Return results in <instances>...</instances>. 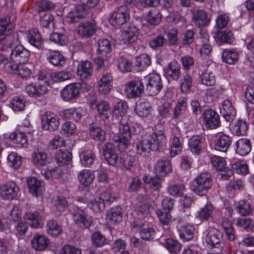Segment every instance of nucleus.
I'll return each instance as SVG.
<instances>
[{
  "instance_id": "52",
  "label": "nucleus",
  "mask_w": 254,
  "mask_h": 254,
  "mask_svg": "<svg viewBox=\"0 0 254 254\" xmlns=\"http://www.w3.org/2000/svg\"><path fill=\"white\" fill-rule=\"evenodd\" d=\"M185 190V186L182 184H171L167 188L168 193L170 195L175 197L182 196Z\"/></svg>"
},
{
  "instance_id": "53",
  "label": "nucleus",
  "mask_w": 254,
  "mask_h": 254,
  "mask_svg": "<svg viewBox=\"0 0 254 254\" xmlns=\"http://www.w3.org/2000/svg\"><path fill=\"white\" fill-rule=\"evenodd\" d=\"M96 108L100 117L103 120L109 118L108 111L110 109L109 103L106 101L101 100L96 104Z\"/></svg>"
},
{
  "instance_id": "40",
  "label": "nucleus",
  "mask_w": 254,
  "mask_h": 254,
  "mask_svg": "<svg viewBox=\"0 0 254 254\" xmlns=\"http://www.w3.org/2000/svg\"><path fill=\"white\" fill-rule=\"evenodd\" d=\"M9 138L13 143L17 145V147L22 148L27 145V139L26 135L20 131H14L9 135Z\"/></svg>"
},
{
  "instance_id": "34",
  "label": "nucleus",
  "mask_w": 254,
  "mask_h": 254,
  "mask_svg": "<svg viewBox=\"0 0 254 254\" xmlns=\"http://www.w3.org/2000/svg\"><path fill=\"white\" fill-rule=\"evenodd\" d=\"M144 224L142 222H134V227H140L139 234L142 240L146 241L152 240L156 234L154 229L152 227H144Z\"/></svg>"
},
{
  "instance_id": "7",
  "label": "nucleus",
  "mask_w": 254,
  "mask_h": 254,
  "mask_svg": "<svg viewBox=\"0 0 254 254\" xmlns=\"http://www.w3.org/2000/svg\"><path fill=\"white\" fill-rule=\"evenodd\" d=\"M143 92V83L139 79L130 81L125 86L124 92L128 99L138 98L141 96Z\"/></svg>"
},
{
  "instance_id": "42",
  "label": "nucleus",
  "mask_w": 254,
  "mask_h": 254,
  "mask_svg": "<svg viewBox=\"0 0 254 254\" xmlns=\"http://www.w3.org/2000/svg\"><path fill=\"white\" fill-rule=\"evenodd\" d=\"M90 135L96 141L102 142L105 140L106 132L100 127L91 125L89 127Z\"/></svg>"
},
{
  "instance_id": "18",
  "label": "nucleus",
  "mask_w": 254,
  "mask_h": 254,
  "mask_svg": "<svg viewBox=\"0 0 254 254\" xmlns=\"http://www.w3.org/2000/svg\"><path fill=\"white\" fill-rule=\"evenodd\" d=\"M215 212L214 206L211 203L207 202L197 211L195 217L201 222L207 221L214 218Z\"/></svg>"
},
{
  "instance_id": "37",
  "label": "nucleus",
  "mask_w": 254,
  "mask_h": 254,
  "mask_svg": "<svg viewBox=\"0 0 254 254\" xmlns=\"http://www.w3.org/2000/svg\"><path fill=\"white\" fill-rule=\"evenodd\" d=\"M194 227L191 225H183L178 228L180 238L184 241H189L194 236Z\"/></svg>"
},
{
  "instance_id": "22",
  "label": "nucleus",
  "mask_w": 254,
  "mask_h": 254,
  "mask_svg": "<svg viewBox=\"0 0 254 254\" xmlns=\"http://www.w3.org/2000/svg\"><path fill=\"white\" fill-rule=\"evenodd\" d=\"M7 67L13 73L18 75L23 78L28 77L31 73V70L26 63H8Z\"/></svg>"
},
{
  "instance_id": "1",
  "label": "nucleus",
  "mask_w": 254,
  "mask_h": 254,
  "mask_svg": "<svg viewBox=\"0 0 254 254\" xmlns=\"http://www.w3.org/2000/svg\"><path fill=\"white\" fill-rule=\"evenodd\" d=\"M133 131L131 129L128 123L124 119L120 121L118 127L115 125L111 127V132L112 133L113 139L117 143V147L120 151H124L129 144V141L133 133H139L141 127L139 125H136L132 127Z\"/></svg>"
},
{
  "instance_id": "2",
  "label": "nucleus",
  "mask_w": 254,
  "mask_h": 254,
  "mask_svg": "<svg viewBox=\"0 0 254 254\" xmlns=\"http://www.w3.org/2000/svg\"><path fill=\"white\" fill-rule=\"evenodd\" d=\"M165 139L163 131L155 130L149 135L148 139H143L137 143V153L146 157L151 150H160L164 147Z\"/></svg>"
},
{
  "instance_id": "48",
  "label": "nucleus",
  "mask_w": 254,
  "mask_h": 254,
  "mask_svg": "<svg viewBox=\"0 0 254 254\" xmlns=\"http://www.w3.org/2000/svg\"><path fill=\"white\" fill-rule=\"evenodd\" d=\"M72 158L71 153L67 150H60L56 155L55 159L60 165H64L69 162Z\"/></svg>"
},
{
  "instance_id": "20",
  "label": "nucleus",
  "mask_w": 254,
  "mask_h": 254,
  "mask_svg": "<svg viewBox=\"0 0 254 254\" xmlns=\"http://www.w3.org/2000/svg\"><path fill=\"white\" fill-rule=\"evenodd\" d=\"M24 220L33 228L42 227V217L39 212L37 211H27L23 215Z\"/></svg>"
},
{
  "instance_id": "46",
  "label": "nucleus",
  "mask_w": 254,
  "mask_h": 254,
  "mask_svg": "<svg viewBox=\"0 0 254 254\" xmlns=\"http://www.w3.org/2000/svg\"><path fill=\"white\" fill-rule=\"evenodd\" d=\"M80 162L84 167L90 166L94 162L96 156L91 150H84L80 154Z\"/></svg>"
},
{
  "instance_id": "51",
  "label": "nucleus",
  "mask_w": 254,
  "mask_h": 254,
  "mask_svg": "<svg viewBox=\"0 0 254 254\" xmlns=\"http://www.w3.org/2000/svg\"><path fill=\"white\" fill-rule=\"evenodd\" d=\"M47 59L50 64L56 66H62L65 62L64 57L58 51L51 53Z\"/></svg>"
},
{
  "instance_id": "49",
  "label": "nucleus",
  "mask_w": 254,
  "mask_h": 254,
  "mask_svg": "<svg viewBox=\"0 0 254 254\" xmlns=\"http://www.w3.org/2000/svg\"><path fill=\"white\" fill-rule=\"evenodd\" d=\"M94 178V173L88 170H84L81 171L78 176V179L80 183L84 186H88L90 185Z\"/></svg>"
},
{
  "instance_id": "35",
  "label": "nucleus",
  "mask_w": 254,
  "mask_h": 254,
  "mask_svg": "<svg viewBox=\"0 0 254 254\" xmlns=\"http://www.w3.org/2000/svg\"><path fill=\"white\" fill-rule=\"evenodd\" d=\"M232 141V137L229 135L225 134H221L215 142V149L220 151L225 152L230 147Z\"/></svg>"
},
{
  "instance_id": "9",
  "label": "nucleus",
  "mask_w": 254,
  "mask_h": 254,
  "mask_svg": "<svg viewBox=\"0 0 254 254\" xmlns=\"http://www.w3.org/2000/svg\"><path fill=\"white\" fill-rule=\"evenodd\" d=\"M42 127L45 130L54 131L58 129L60 119L58 116L50 111L46 112L42 116Z\"/></svg>"
},
{
  "instance_id": "19",
  "label": "nucleus",
  "mask_w": 254,
  "mask_h": 254,
  "mask_svg": "<svg viewBox=\"0 0 254 254\" xmlns=\"http://www.w3.org/2000/svg\"><path fill=\"white\" fill-rule=\"evenodd\" d=\"M113 77L110 72H104L98 81V91L102 94L109 93L112 88Z\"/></svg>"
},
{
  "instance_id": "57",
  "label": "nucleus",
  "mask_w": 254,
  "mask_h": 254,
  "mask_svg": "<svg viewBox=\"0 0 254 254\" xmlns=\"http://www.w3.org/2000/svg\"><path fill=\"white\" fill-rule=\"evenodd\" d=\"M7 163L10 167L17 169L22 164V157L17 153L12 152L7 157Z\"/></svg>"
},
{
  "instance_id": "62",
  "label": "nucleus",
  "mask_w": 254,
  "mask_h": 254,
  "mask_svg": "<svg viewBox=\"0 0 254 254\" xmlns=\"http://www.w3.org/2000/svg\"><path fill=\"white\" fill-rule=\"evenodd\" d=\"M236 210L243 216L248 215L251 213L252 209L249 202L244 200H241L236 204Z\"/></svg>"
},
{
  "instance_id": "6",
  "label": "nucleus",
  "mask_w": 254,
  "mask_h": 254,
  "mask_svg": "<svg viewBox=\"0 0 254 254\" xmlns=\"http://www.w3.org/2000/svg\"><path fill=\"white\" fill-rule=\"evenodd\" d=\"M147 81L146 91L149 96H154L158 94L163 87L160 75L156 73H150L145 77Z\"/></svg>"
},
{
  "instance_id": "59",
  "label": "nucleus",
  "mask_w": 254,
  "mask_h": 254,
  "mask_svg": "<svg viewBox=\"0 0 254 254\" xmlns=\"http://www.w3.org/2000/svg\"><path fill=\"white\" fill-rule=\"evenodd\" d=\"M201 82L206 86H212L216 82V79L214 74L206 69L200 75Z\"/></svg>"
},
{
  "instance_id": "28",
  "label": "nucleus",
  "mask_w": 254,
  "mask_h": 254,
  "mask_svg": "<svg viewBox=\"0 0 254 254\" xmlns=\"http://www.w3.org/2000/svg\"><path fill=\"white\" fill-rule=\"evenodd\" d=\"M138 35V29L134 25H130L125 29L122 33L123 41L126 44L134 42Z\"/></svg>"
},
{
  "instance_id": "39",
  "label": "nucleus",
  "mask_w": 254,
  "mask_h": 254,
  "mask_svg": "<svg viewBox=\"0 0 254 254\" xmlns=\"http://www.w3.org/2000/svg\"><path fill=\"white\" fill-rule=\"evenodd\" d=\"M32 157L33 162L36 165L43 166L48 162L47 154L41 148H36Z\"/></svg>"
},
{
  "instance_id": "55",
  "label": "nucleus",
  "mask_w": 254,
  "mask_h": 254,
  "mask_svg": "<svg viewBox=\"0 0 254 254\" xmlns=\"http://www.w3.org/2000/svg\"><path fill=\"white\" fill-rule=\"evenodd\" d=\"M98 52L102 55H107L109 54L111 50V44L110 41L107 39H100L98 41Z\"/></svg>"
},
{
  "instance_id": "12",
  "label": "nucleus",
  "mask_w": 254,
  "mask_h": 254,
  "mask_svg": "<svg viewBox=\"0 0 254 254\" xmlns=\"http://www.w3.org/2000/svg\"><path fill=\"white\" fill-rule=\"evenodd\" d=\"M81 85L78 83H73L66 85L61 91L62 99L69 101L77 98L80 93Z\"/></svg>"
},
{
  "instance_id": "5",
  "label": "nucleus",
  "mask_w": 254,
  "mask_h": 254,
  "mask_svg": "<svg viewBox=\"0 0 254 254\" xmlns=\"http://www.w3.org/2000/svg\"><path fill=\"white\" fill-rule=\"evenodd\" d=\"M14 27V23L10 21L8 16L0 19V51L5 50V47L9 45L10 41L13 37L9 32Z\"/></svg>"
},
{
  "instance_id": "23",
  "label": "nucleus",
  "mask_w": 254,
  "mask_h": 254,
  "mask_svg": "<svg viewBox=\"0 0 254 254\" xmlns=\"http://www.w3.org/2000/svg\"><path fill=\"white\" fill-rule=\"evenodd\" d=\"M76 30L80 37L89 38L95 34L96 27L95 24L90 22H85L79 24Z\"/></svg>"
},
{
  "instance_id": "36",
  "label": "nucleus",
  "mask_w": 254,
  "mask_h": 254,
  "mask_svg": "<svg viewBox=\"0 0 254 254\" xmlns=\"http://www.w3.org/2000/svg\"><path fill=\"white\" fill-rule=\"evenodd\" d=\"M236 152L242 156L247 155L251 150V142L248 139H240L236 142Z\"/></svg>"
},
{
  "instance_id": "30",
  "label": "nucleus",
  "mask_w": 254,
  "mask_h": 254,
  "mask_svg": "<svg viewBox=\"0 0 254 254\" xmlns=\"http://www.w3.org/2000/svg\"><path fill=\"white\" fill-rule=\"evenodd\" d=\"M181 65L176 61L173 60L168 65L166 70L167 75L175 81H178L181 76Z\"/></svg>"
},
{
  "instance_id": "24",
  "label": "nucleus",
  "mask_w": 254,
  "mask_h": 254,
  "mask_svg": "<svg viewBox=\"0 0 254 254\" xmlns=\"http://www.w3.org/2000/svg\"><path fill=\"white\" fill-rule=\"evenodd\" d=\"M27 182L31 194L36 196L42 194L44 190L43 182L34 177L28 178Z\"/></svg>"
},
{
  "instance_id": "15",
  "label": "nucleus",
  "mask_w": 254,
  "mask_h": 254,
  "mask_svg": "<svg viewBox=\"0 0 254 254\" xmlns=\"http://www.w3.org/2000/svg\"><path fill=\"white\" fill-rule=\"evenodd\" d=\"M25 91L29 96L36 98L46 94L48 91V83H31L25 86Z\"/></svg>"
},
{
  "instance_id": "43",
  "label": "nucleus",
  "mask_w": 254,
  "mask_h": 254,
  "mask_svg": "<svg viewBox=\"0 0 254 254\" xmlns=\"http://www.w3.org/2000/svg\"><path fill=\"white\" fill-rule=\"evenodd\" d=\"M47 232L48 235L57 237L62 232V227L56 220L51 219L47 221Z\"/></svg>"
},
{
  "instance_id": "14",
  "label": "nucleus",
  "mask_w": 254,
  "mask_h": 254,
  "mask_svg": "<svg viewBox=\"0 0 254 254\" xmlns=\"http://www.w3.org/2000/svg\"><path fill=\"white\" fill-rule=\"evenodd\" d=\"M203 123L207 128L215 129L220 126L219 115L214 110H205L203 113Z\"/></svg>"
},
{
  "instance_id": "21",
  "label": "nucleus",
  "mask_w": 254,
  "mask_h": 254,
  "mask_svg": "<svg viewBox=\"0 0 254 254\" xmlns=\"http://www.w3.org/2000/svg\"><path fill=\"white\" fill-rule=\"evenodd\" d=\"M221 113L227 122H231L234 119L236 115V110L230 100H224L222 104Z\"/></svg>"
},
{
  "instance_id": "10",
  "label": "nucleus",
  "mask_w": 254,
  "mask_h": 254,
  "mask_svg": "<svg viewBox=\"0 0 254 254\" xmlns=\"http://www.w3.org/2000/svg\"><path fill=\"white\" fill-rule=\"evenodd\" d=\"M210 160L212 166L216 170L224 172L220 175L221 180H228L232 175V171L226 166V162L224 158L213 156L211 157Z\"/></svg>"
},
{
  "instance_id": "45",
  "label": "nucleus",
  "mask_w": 254,
  "mask_h": 254,
  "mask_svg": "<svg viewBox=\"0 0 254 254\" xmlns=\"http://www.w3.org/2000/svg\"><path fill=\"white\" fill-rule=\"evenodd\" d=\"M188 99L186 97H180L177 102L173 111V117L178 119L187 110L188 107Z\"/></svg>"
},
{
  "instance_id": "54",
  "label": "nucleus",
  "mask_w": 254,
  "mask_h": 254,
  "mask_svg": "<svg viewBox=\"0 0 254 254\" xmlns=\"http://www.w3.org/2000/svg\"><path fill=\"white\" fill-rule=\"evenodd\" d=\"M143 179L145 183L149 185L150 188L153 190H158L162 187V180L158 176L149 178L144 176Z\"/></svg>"
},
{
  "instance_id": "50",
  "label": "nucleus",
  "mask_w": 254,
  "mask_h": 254,
  "mask_svg": "<svg viewBox=\"0 0 254 254\" xmlns=\"http://www.w3.org/2000/svg\"><path fill=\"white\" fill-rule=\"evenodd\" d=\"M217 40L222 43L231 44L235 39L232 32L228 29L218 31L217 33Z\"/></svg>"
},
{
  "instance_id": "11",
  "label": "nucleus",
  "mask_w": 254,
  "mask_h": 254,
  "mask_svg": "<svg viewBox=\"0 0 254 254\" xmlns=\"http://www.w3.org/2000/svg\"><path fill=\"white\" fill-rule=\"evenodd\" d=\"M129 19V13L127 7L122 6L112 14L110 22L113 25L121 26L126 23Z\"/></svg>"
},
{
  "instance_id": "58",
  "label": "nucleus",
  "mask_w": 254,
  "mask_h": 254,
  "mask_svg": "<svg viewBox=\"0 0 254 254\" xmlns=\"http://www.w3.org/2000/svg\"><path fill=\"white\" fill-rule=\"evenodd\" d=\"M92 244L96 247H101L107 244L106 237L100 232H95L91 235Z\"/></svg>"
},
{
  "instance_id": "4",
  "label": "nucleus",
  "mask_w": 254,
  "mask_h": 254,
  "mask_svg": "<svg viewBox=\"0 0 254 254\" xmlns=\"http://www.w3.org/2000/svg\"><path fill=\"white\" fill-rule=\"evenodd\" d=\"M8 41L9 45L5 47L10 51V59L13 64L26 63L29 59L30 52L21 44H16Z\"/></svg>"
},
{
  "instance_id": "17",
  "label": "nucleus",
  "mask_w": 254,
  "mask_h": 254,
  "mask_svg": "<svg viewBox=\"0 0 254 254\" xmlns=\"http://www.w3.org/2000/svg\"><path fill=\"white\" fill-rule=\"evenodd\" d=\"M192 13V21L194 25L202 28L207 26L210 22V19L208 17L207 13L203 10L193 9L191 10Z\"/></svg>"
},
{
  "instance_id": "56",
  "label": "nucleus",
  "mask_w": 254,
  "mask_h": 254,
  "mask_svg": "<svg viewBox=\"0 0 254 254\" xmlns=\"http://www.w3.org/2000/svg\"><path fill=\"white\" fill-rule=\"evenodd\" d=\"M222 59L224 62L229 64H232L237 61L238 55L236 52L224 50L222 53Z\"/></svg>"
},
{
  "instance_id": "13",
  "label": "nucleus",
  "mask_w": 254,
  "mask_h": 254,
  "mask_svg": "<svg viewBox=\"0 0 254 254\" xmlns=\"http://www.w3.org/2000/svg\"><path fill=\"white\" fill-rule=\"evenodd\" d=\"M223 240V234L218 229L210 227L208 229L206 236V243L211 247L218 248L220 247Z\"/></svg>"
},
{
  "instance_id": "41",
  "label": "nucleus",
  "mask_w": 254,
  "mask_h": 254,
  "mask_svg": "<svg viewBox=\"0 0 254 254\" xmlns=\"http://www.w3.org/2000/svg\"><path fill=\"white\" fill-rule=\"evenodd\" d=\"M151 63L150 56L146 54H143L136 58L134 66L137 71H142L148 67Z\"/></svg>"
},
{
  "instance_id": "8",
  "label": "nucleus",
  "mask_w": 254,
  "mask_h": 254,
  "mask_svg": "<svg viewBox=\"0 0 254 254\" xmlns=\"http://www.w3.org/2000/svg\"><path fill=\"white\" fill-rule=\"evenodd\" d=\"M77 201L88 206L94 213L102 212L105 208L104 199L101 197L89 198L87 195L85 197L78 196Z\"/></svg>"
},
{
  "instance_id": "32",
  "label": "nucleus",
  "mask_w": 254,
  "mask_h": 254,
  "mask_svg": "<svg viewBox=\"0 0 254 254\" xmlns=\"http://www.w3.org/2000/svg\"><path fill=\"white\" fill-rule=\"evenodd\" d=\"M189 149L193 154L199 155L202 151L203 143L199 135H193L189 140Z\"/></svg>"
},
{
  "instance_id": "47",
  "label": "nucleus",
  "mask_w": 254,
  "mask_h": 254,
  "mask_svg": "<svg viewBox=\"0 0 254 254\" xmlns=\"http://www.w3.org/2000/svg\"><path fill=\"white\" fill-rule=\"evenodd\" d=\"M164 246L171 254H178L180 253L182 245L177 240L169 238L165 240Z\"/></svg>"
},
{
  "instance_id": "63",
  "label": "nucleus",
  "mask_w": 254,
  "mask_h": 254,
  "mask_svg": "<svg viewBox=\"0 0 254 254\" xmlns=\"http://www.w3.org/2000/svg\"><path fill=\"white\" fill-rule=\"evenodd\" d=\"M248 128L246 122L243 120H238L232 127L233 132L238 135H246Z\"/></svg>"
},
{
  "instance_id": "60",
  "label": "nucleus",
  "mask_w": 254,
  "mask_h": 254,
  "mask_svg": "<svg viewBox=\"0 0 254 254\" xmlns=\"http://www.w3.org/2000/svg\"><path fill=\"white\" fill-rule=\"evenodd\" d=\"M167 44V40L164 36L159 35L153 37L149 42L150 47L153 50H157L163 47Z\"/></svg>"
},
{
  "instance_id": "64",
  "label": "nucleus",
  "mask_w": 254,
  "mask_h": 254,
  "mask_svg": "<svg viewBox=\"0 0 254 254\" xmlns=\"http://www.w3.org/2000/svg\"><path fill=\"white\" fill-rule=\"evenodd\" d=\"M192 85V77L189 74H185L180 82V89L182 92L187 93L190 92Z\"/></svg>"
},
{
  "instance_id": "29",
  "label": "nucleus",
  "mask_w": 254,
  "mask_h": 254,
  "mask_svg": "<svg viewBox=\"0 0 254 254\" xmlns=\"http://www.w3.org/2000/svg\"><path fill=\"white\" fill-rule=\"evenodd\" d=\"M103 155L106 160L110 165H114L118 159V156L114 150L112 143L108 142L104 145Z\"/></svg>"
},
{
  "instance_id": "25",
  "label": "nucleus",
  "mask_w": 254,
  "mask_h": 254,
  "mask_svg": "<svg viewBox=\"0 0 254 254\" xmlns=\"http://www.w3.org/2000/svg\"><path fill=\"white\" fill-rule=\"evenodd\" d=\"M92 72L93 67L91 62L88 61H82L78 65L77 73L82 80L89 79Z\"/></svg>"
},
{
  "instance_id": "38",
  "label": "nucleus",
  "mask_w": 254,
  "mask_h": 254,
  "mask_svg": "<svg viewBox=\"0 0 254 254\" xmlns=\"http://www.w3.org/2000/svg\"><path fill=\"white\" fill-rule=\"evenodd\" d=\"M28 42L32 46L39 48L42 44L41 34L37 29H31L28 30L27 34Z\"/></svg>"
},
{
  "instance_id": "31",
  "label": "nucleus",
  "mask_w": 254,
  "mask_h": 254,
  "mask_svg": "<svg viewBox=\"0 0 254 254\" xmlns=\"http://www.w3.org/2000/svg\"><path fill=\"white\" fill-rule=\"evenodd\" d=\"M154 170L156 174L162 176L171 172V161L166 158L158 160L155 166Z\"/></svg>"
},
{
  "instance_id": "44",
  "label": "nucleus",
  "mask_w": 254,
  "mask_h": 254,
  "mask_svg": "<svg viewBox=\"0 0 254 254\" xmlns=\"http://www.w3.org/2000/svg\"><path fill=\"white\" fill-rule=\"evenodd\" d=\"M151 106L149 102L141 101L136 104L134 109L136 114L140 117H146L150 114Z\"/></svg>"
},
{
  "instance_id": "3",
  "label": "nucleus",
  "mask_w": 254,
  "mask_h": 254,
  "mask_svg": "<svg viewBox=\"0 0 254 254\" xmlns=\"http://www.w3.org/2000/svg\"><path fill=\"white\" fill-rule=\"evenodd\" d=\"M212 185V177L208 172L202 173L193 181L192 190L200 195H204Z\"/></svg>"
},
{
  "instance_id": "61",
  "label": "nucleus",
  "mask_w": 254,
  "mask_h": 254,
  "mask_svg": "<svg viewBox=\"0 0 254 254\" xmlns=\"http://www.w3.org/2000/svg\"><path fill=\"white\" fill-rule=\"evenodd\" d=\"M171 142L170 155L174 157L181 152L183 147L179 138L176 136L171 138Z\"/></svg>"
},
{
  "instance_id": "33",
  "label": "nucleus",
  "mask_w": 254,
  "mask_h": 254,
  "mask_svg": "<svg viewBox=\"0 0 254 254\" xmlns=\"http://www.w3.org/2000/svg\"><path fill=\"white\" fill-rule=\"evenodd\" d=\"M162 18V15L159 9L156 8L150 10L145 18L146 25L153 26L158 25L160 23Z\"/></svg>"
},
{
  "instance_id": "16",
  "label": "nucleus",
  "mask_w": 254,
  "mask_h": 254,
  "mask_svg": "<svg viewBox=\"0 0 254 254\" xmlns=\"http://www.w3.org/2000/svg\"><path fill=\"white\" fill-rule=\"evenodd\" d=\"M18 191L19 188L13 181L7 182L0 187V195L4 199H14Z\"/></svg>"
},
{
  "instance_id": "27",
  "label": "nucleus",
  "mask_w": 254,
  "mask_h": 254,
  "mask_svg": "<svg viewBox=\"0 0 254 254\" xmlns=\"http://www.w3.org/2000/svg\"><path fill=\"white\" fill-rule=\"evenodd\" d=\"M49 239L43 235H36L31 240L32 248L37 251H43L46 250L50 245Z\"/></svg>"
},
{
  "instance_id": "26",
  "label": "nucleus",
  "mask_w": 254,
  "mask_h": 254,
  "mask_svg": "<svg viewBox=\"0 0 254 254\" xmlns=\"http://www.w3.org/2000/svg\"><path fill=\"white\" fill-rule=\"evenodd\" d=\"M123 209L120 206L112 207L107 212L106 219L112 224L120 223L123 219Z\"/></svg>"
}]
</instances>
